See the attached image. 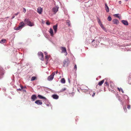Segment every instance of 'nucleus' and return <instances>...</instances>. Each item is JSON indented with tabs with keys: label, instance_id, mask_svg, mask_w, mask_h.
<instances>
[{
	"label": "nucleus",
	"instance_id": "1",
	"mask_svg": "<svg viewBox=\"0 0 131 131\" xmlns=\"http://www.w3.org/2000/svg\"><path fill=\"white\" fill-rule=\"evenodd\" d=\"M24 21L25 23H26L28 25L30 26H32L34 25V24L31 22L29 20L27 19H25Z\"/></svg>",
	"mask_w": 131,
	"mask_h": 131
},
{
	"label": "nucleus",
	"instance_id": "2",
	"mask_svg": "<svg viewBox=\"0 0 131 131\" xmlns=\"http://www.w3.org/2000/svg\"><path fill=\"white\" fill-rule=\"evenodd\" d=\"M25 25L24 23L23 22H20L19 24V26L18 27L15 28V29L17 30H20Z\"/></svg>",
	"mask_w": 131,
	"mask_h": 131
},
{
	"label": "nucleus",
	"instance_id": "3",
	"mask_svg": "<svg viewBox=\"0 0 131 131\" xmlns=\"http://www.w3.org/2000/svg\"><path fill=\"white\" fill-rule=\"evenodd\" d=\"M69 63L70 61L68 59H65L63 62V66L64 67H67L68 66Z\"/></svg>",
	"mask_w": 131,
	"mask_h": 131
},
{
	"label": "nucleus",
	"instance_id": "4",
	"mask_svg": "<svg viewBox=\"0 0 131 131\" xmlns=\"http://www.w3.org/2000/svg\"><path fill=\"white\" fill-rule=\"evenodd\" d=\"M61 48L62 50L61 53H64V55L66 56L67 55L68 53L67 52L66 48L63 47H61Z\"/></svg>",
	"mask_w": 131,
	"mask_h": 131
},
{
	"label": "nucleus",
	"instance_id": "5",
	"mask_svg": "<svg viewBox=\"0 0 131 131\" xmlns=\"http://www.w3.org/2000/svg\"><path fill=\"white\" fill-rule=\"evenodd\" d=\"M55 72H53L47 78L48 80L50 81L52 80L53 78L54 75H55Z\"/></svg>",
	"mask_w": 131,
	"mask_h": 131
},
{
	"label": "nucleus",
	"instance_id": "6",
	"mask_svg": "<svg viewBox=\"0 0 131 131\" xmlns=\"http://www.w3.org/2000/svg\"><path fill=\"white\" fill-rule=\"evenodd\" d=\"M81 89L84 92H86L88 90V88L85 85H83L81 87Z\"/></svg>",
	"mask_w": 131,
	"mask_h": 131
},
{
	"label": "nucleus",
	"instance_id": "7",
	"mask_svg": "<svg viewBox=\"0 0 131 131\" xmlns=\"http://www.w3.org/2000/svg\"><path fill=\"white\" fill-rule=\"evenodd\" d=\"M38 56L40 58V59L42 61L43 60V53L41 52H38Z\"/></svg>",
	"mask_w": 131,
	"mask_h": 131
},
{
	"label": "nucleus",
	"instance_id": "8",
	"mask_svg": "<svg viewBox=\"0 0 131 131\" xmlns=\"http://www.w3.org/2000/svg\"><path fill=\"white\" fill-rule=\"evenodd\" d=\"M4 74V72L3 69L1 67H0V79L3 77Z\"/></svg>",
	"mask_w": 131,
	"mask_h": 131
},
{
	"label": "nucleus",
	"instance_id": "9",
	"mask_svg": "<svg viewBox=\"0 0 131 131\" xmlns=\"http://www.w3.org/2000/svg\"><path fill=\"white\" fill-rule=\"evenodd\" d=\"M58 9L59 7L57 6L54 7L52 8V11L54 13V14H55L58 11Z\"/></svg>",
	"mask_w": 131,
	"mask_h": 131
},
{
	"label": "nucleus",
	"instance_id": "10",
	"mask_svg": "<svg viewBox=\"0 0 131 131\" xmlns=\"http://www.w3.org/2000/svg\"><path fill=\"white\" fill-rule=\"evenodd\" d=\"M42 11V9L40 7H39L37 9V12L39 14H41Z\"/></svg>",
	"mask_w": 131,
	"mask_h": 131
},
{
	"label": "nucleus",
	"instance_id": "11",
	"mask_svg": "<svg viewBox=\"0 0 131 131\" xmlns=\"http://www.w3.org/2000/svg\"><path fill=\"white\" fill-rule=\"evenodd\" d=\"M113 23L114 24L117 25L119 23V21L116 19H113L112 20Z\"/></svg>",
	"mask_w": 131,
	"mask_h": 131
},
{
	"label": "nucleus",
	"instance_id": "12",
	"mask_svg": "<svg viewBox=\"0 0 131 131\" xmlns=\"http://www.w3.org/2000/svg\"><path fill=\"white\" fill-rule=\"evenodd\" d=\"M35 103L39 105H41L42 104V102L41 100H37L36 101Z\"/></svg>",
	"mask_w": 131,
	"mask_h": 131
},
{
	"label": "nucleus",
	"instance_id": "13",
	"mask_svg": "<svg viewBox=\"0 0 131 131\" xmlns=\"http://www.w3.org/2000/svg\"><path fill=\"white\" fill-rule=\"evenodd\" d=\"M58 25L56 24V25L53 26V28L54 30L55 33H56L57 31V29Z\"/></svg>",
	"mask_w": 131,
	"mask_h": 131
},
{
	"label": "nucleus",
	"instance_id": "14",
	"mask_svg": "<svg viewBox=\"0 0 131 131\" xmlns=\"http://www.w3.org/2000/svg\"><path fill=\"white\" fill-rule=\"evenodd\" d=\"M31 98V99L32 100V101H34L37 99V97L36 95H32Z\"/></svg>",
	"mask_w": 131,
	"mask_h": 131
},
{
	"label": "nucleus",
	"instance_id": "15",
	"mask_svg": "<svg viewBox=\"0 0 131 131\" xmlns=\"http://www.w3.org/2000/svg\"><path fill=\"white\" fill-rule=\"evenodd\" d=\"M52 97L54 99H57L59 98V96L56 94H53L52 96Z\"/></svg>",
	"mask_w": 131,
	"mask_h": 131
},
{
	"label": "nucleus",
	"instance_id": "16",
	"mask_svg": "<svg viewBox=\"0 0 131 131\" xmlns=\"http://www.w3.org/2000/svg\"><path fill=\"white\" fill-rule=\"evenodd\" d=\"M38 97L39 99H43L45 100H46L47 99L46 98V97L40 95H38Z\"/></svg>",
	"mask_w": 131,
	"mask_h": 131
},
{
	"label": "nucleus",
	"instance_id": "17",
	"mask_svg": "<svg viewBox=\"0 0 131 131\" xmlns=\"http://www.w3.org/2000/svg\"><path fill=\"white\" fill-rule=\"evenodd\" d=\"M105 9L106 10V11L107 12H109V8L107 6V5L106 3L105 4Z\"/></svg>",
	"mask_w": 131,
	"mask_h": 131
},
{
	"label": "nucleus",
	"instance_id": "18",
	"mask_svg": "<svg viewBox=\"0 0 131 131\" xmlns=\"http://www.w3.org/2000/svg\"><path fill=\"white\" fill-rule=\"evenodd\" d=\"M122 23L124 25H128V22L126 20H123L122 21Z\"/></svg>",
	"mask_w": 131,
	"mask_h": 131
},
{
	"label": "nucleus",
	"instance_id": "19",
	"mask_svg": "<svg viewBox=\"0 0 131 131\" xmlns=\"http://www.w3.org/2000/svg\"><path fill=\"white\" fill-rule=\"evenodd\" d=\"M49 32L50 34L51 35V36H53V31L51 28H50L49 30Z\"/></svg>",
	"mask_w": 131,
	"mask_h": 131
},
{
	"label": "nucleus",
	"instance_id": "20",
	"mask_svg": "<svg viewBox=\"0 0 131 131\" xmlns=\"http://www.w3.org/2000/svg\"><path fill=\"white\" fill-rule=\"evenodd\" d=\"M104 81V80H103L99 82L98 83V85L100 86H101L102 84L103 83Z\"/></svg>",
	"mask_w": 131,
	"mask_h": 131
},
{
	"label": "nucleus",
	"instance_id": "21",
	"mask_svg": "<svg viewBox=\"0 0 131 131\" xmlns=\"http://www.w3.org/2000/svg\"><path fill=\"white\" fill-rule=\"evenodd\" d=\"M61 82L62 83H65L66 82V81L64 78H63L61 79Z\"/></svg>",
	"mask_w": 131,
	"mask_h": 131
},
{
	"label": "nucleus",
	"instance_id": "22",
	"mask_svg": "<svg viewBox=\"0 0 131 131\" xmlns=\"http://www.w3.org/2000/svg\"><path fill=\"white\" fill-rule=\"evenodd\" d=\"M6 42V40L5 39H3L0 40V43H5Z\"/></svg>",
	"mask_w": 131,
	"mask_h": 131
},
{
	"label": "nucleus",
	"instance_id": "23",
	"mask_svg": "<svg viewBox=\"0 0 131 131\" xmlns=\"http://www.w3.org/2000/svg\"><path fill=\"white\" fill-rule=\"evenodd\" d=\"M66 23L67 24V25L69 26H70V22L69 20H67L66 21Z\"/></svg>",
	"mask_w": 131,
	"mask_h": 131
},
{
	"label": "nucleus",
	"instance_id": "24",
	"mask_svg": "<svg viewBox=\"0 0 131 131\" xmlns=\"http://www.w3.org/2000/svg\"><path fill=\"white\" fill-rule=\"evenodd\" d=\"M36 79V77H31V81H34Z\"/></svg>",
	"mask_w": 131,
	"mask_h": 131
},
{
	"label": "nucleus",
	"instance_id": "25",
	"mask_svg": "<svg viewBox=\"0 0 131 131\" xmlns=\"http://www.w3.org/2000/svg\"><path fill=\"white\" fill-rule=\"evenodd\" d=\"M117 89H118V91L120 92V91L121 90L122 92L123 93H124V91L121 88H117Z\"/></svg>",
	"mask_w": 131,
	"mask_h": 131
},
{
	"label": "nucleus",
	"instance_id": "26",
	"mask_svg": "<svg viewBox=\"0 0 131 131\" xmlns=\"http://www.w3.org/2000/svg\"><path fill=\"white\" fill-rule=\"evenodd\" d=\"M119 14H115L114 16H115V17L118 18H119L120 19L121 17L118 15Z\"/></svg>",
	"mask_w": 131,
	"mask_h": 131
},
{
	"label": "nucleus",
	"instance_id": "27",
	"mask_svg": "<svg viewBox=\"0 0 131 131\" xmlns=\"http://www.w3.org/2000/svg\"><path fill=\"white\" fill-rule=\"evenodd\" d=\"M107 19L108 21H111L112 20V18L111 16H109L107 18Z\"/></svg>",
	"mask_w": 131,
	"mask_h": 131
},
{
	"label": "nucleus",
	"instance_id": "28",
	"mask_svg": "<svg viewBox=\"0 0 131 131\" xmlns=\"http://www.w3.org/2000/svg\"><path fill=\"white\" fill-rule=\"evenodd\" d=\"M49 58V56L48 55H46L45 56V59L47 60H48Z\"/></svg>",
	"mask_w": 131,
	"mask_h": 131
},
{
	"label": "nucleus",
	"instance_id": "29",
	"mask_svg": "<svg viewBox=\"0 0 131 131\" xmlns=\"http://www.w3.org/2000/svg\"><path fill=\"white\" fill-rule=\"evenodd\" d=\"M100 25V26L104 30H105V28H104V27L103 25L102 24H101V25Z\"/></svg>",
	"mask_w": 131,
	"mask_h": 131
},
{
	"label": "nucleus",
	"instance_id": "30",
	"mask_svg": "<svg viewBox=\"0 0 131 131\" xmlns=\"http://www.w3.org/2000/svg\"><path fill=\"white\" fill-rule=\"evenodd\" d=\"M20 87L21 88V89H17L18 91H20L22 89H23V87L22 85H20Z\"/></svg>",
	"mask_w": 131,
	"mask_h": 131
},
{
	"label": "nucleus",
	"instance_id": "31",
	"mask_svg": "<svg viewBox=\"0 0 131 131\" xmlns=\"http://www.w3.org/2000/svg\"><path fill=\"white\" fill-rule=\"evenodd\" d=\"M97 19H98V23H99V24L100 25H101V24H102L101 22L100 19L99 18H98Z\"/></svg>",
	"mask_w": 131,
	"mask_h": 131
},
{
	"label": "nucleus",
	"instance_id": "32",
	"mask_svg": "<svg viewBox=\"0 0 131 131\" xmlns=\"http://www.w3.org/2000/svg\"><path fill=\"white\" fill-rule=\"evenodd\" d=\"M46 24L48 25H49L50 24V23L48 21H47L46 22Z\"/></svg>",
	"mask_w": 131,
	"mask_h": 131
},
{
	"label": "nucleus",
	"instance_id": "33",
	"mask_svg": "<svg viewBox=\"0 0 131 131\" xmlns=\"http://www.w3.org/2000/svg\"><path fill=\"white\" fill-rule=\"evenodd\" d=\"M74 69L76 71L77 69V66L76 64L75 65L74 67Z\"/></svg>",
	"mask_w": 131,
	"mask_h": 131
},
{
	"label": "nucleus",
	"instance_id": "34",
	"mask_svg": "<svg viewBox=\"0 0 131 131\" xmlns=\"http://www.w3.org/2000/svg\"><path fill=\"white\" fill-rule=\"evenodd\" d=\"M66 90V88H64L63 89H62L61 90V92H63Z\"/></svg>",
	"mask_w": 131,
	"mask_h": 131
},
{
	"label": "nucleus",
	"instance_id": "35",
	"mask_svg": "<svg viewBox=\"0 0 131 131\" xmlns=\"http://www.w3.org/2000/svg\"><path fill=\"white\" fill-rule=\"evenodd\" d=\"M130 105H128V106H127V108L128 109H129L130 108Z\"/></svg>",
	"mask_w": 131,
	"mask_h": 131
},
{
	"label": "nucleus",
	"instance_id": "36",
	"mask_svg": "<svg viewBox=\"0 0 131 131\" xmlns=\"http://www.w3.org/2000/svg\"><path fill=\"white\" fill-rule=\"evenodd\" d=\"M105 83V84H106V85L108 86L109 84H108V82H106Z\"/></svg>",
	"mask_w": 131,
	"mask_h": 131
},
{
	"label": "nucleus",
	"instance_id": "37",
	"mask_svg": "<svg viewBox=\"0 0 131 131\" xmlns=\"http://www.w3.org/2000/svg\"><path fill=\"white\" fill-rule=\"evenodd\" d=\"M95 92H93V94L92 95V96L93 97L95 95Z\"/></svg>",
	"mask_w": 131,
	"mask_h": 131
},
{
	"label": "nucleus",
	"instance_id": "38",
	"mask_svg": "<svg viewBox=\"0 0 131 131\" xmlns=\"http://www.w3.org/2000/svg\"><path fill=\"white\" fill-rule=\"evenodd\" d=\"M124 111H125V112H126L127 111V109H126V107L124 108Z\"/></svg>",
	"mask_w": 131,
	"mask_h": 131
},
{
	"label": "nucleus",
	"instance_id": "39",
	"mask_svg": "<svg viewBox=\"0 0 131 131\" xmlns=\"http://www.w3.org/2000/svg\"><path fill=\"white\" fill-rule=\"evenodd\" d=\"M19 12H18L17 13H15V14H14V15H16V16L17 15H18V14H19Z\"/></svg>",
	"mask_w": 131,
	"mask_h": 131
},
{
	"label": "nucleus",
	"instance_id": "40",
	"mask_svg": "<svg viewBox=\"0 0 131 131\" xmlns=\"http://www.w3.org/2000/svg\"><path fill=\"white\" fill-rule=\"evenodd\" d=\"M24 12L25 13L26 12V10L25 8H24Z\"/></svg>",
	"mask_w": 131,
	"mask_h": 131
},
{
	"label": "nucleus",
	"instance_id": "41",
	"mask_svg": "<svg viewBox=\"0 0 131 131\" xmlns=\"http://www.w3.org/2000/svg\"><path fill=\"white\" fill-rule=\"evenodd\" d=\"M121 2H122L121 1H119V4H121Z\"/></svg>",
	"mask_w": 131,
	"mask_h": 131
},
{
	"label": "nucleus",
	"instance_id": "42",
	"mask_svg": "<svg viewBox=\"0 0 131 131\" xmlns=\"http://www.w3.org/2000/svg\"><path fill=\"white\" fill-rule=\"evenodd\" d=\"M15 17V16L14 15L12 16V19H13Z\"/></svg>",
	"mask_w": 131,
	"mask_h": 131
},
{
	"label": "nucleus",
	"instance_id": "43",
	"mask_svg": "<svg viewBox=\"0 0 131 131\" xmlns=\"http://www.w3.org/2000/svg\"><path fill=\"white\" fill-rule=\"evenodd\" d=\"M111 83H112V82H111V85H110V86H111V87H112V86L113 85H112V84H111Z\"/></svg>",
	"mask_w": 131,
	"mask_h": 131
},
{
	"label": "nucleus",
	"instance_id": "44",
	"mask_svg": "<svg viewBox=\"0 0 131 131\" xmlns=\"http://www.w3.org/2000/svg\"><path fill=\"white\" fill-rule=\"evenodd\" d=\"M58 73V71H57L56 72V74H57V73Z\"/></svg>",
	"mask_w": 131,
	"mask_h": 131
},
{
	"label": "nucleus",
	"instance_id": "45",
	"mask_svg": "<svg viewBox=\"0 0 131 131\" xmlns=\"http://www.w3.org/2000/svg\"><path fill=\"white\" fill-rule=\"evenodd\" d=\"M49 104H47V106H49Z\"/></svg>",
	"mask_w": 131,
	"mask_h": 131
},
{
	"label": "nucleus",
	"instance_id": "46",
	"mask_svg": "<svg viewBox=\"0 0 131 131\" xmlns=\"http://www.w3.org/2000/svg\"><path fill=\"white\" fill-rule=\"evenodd\" d=\"M94 40H93V41H92V42Z\"/></svg>",
	"mask_w": 131,
	"mask_h": 131
}]
</instances>
